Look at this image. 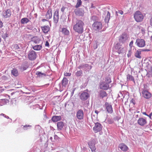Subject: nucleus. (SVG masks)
<instances>
[{"mask_svg": "<svg viewBox=\"0 0 152 152\" xmlns=\"http://www.w3.org/2000/svg\"><path fill=\"white\" fill-rule=\"evenodd\" d=\"M72 23L74 24L73 29L75 32L79 34H82L83 32V26L84 23L82 20L74 19L72 20Z\"/></svg>", "mask_w": 152, "mask_h": 152, "instance_id": "obj_1", "label": "nucleus"}, {"mask_svg": "<svg viewBox=\"0 0 152 152\" xmlns=\"http://www.w3.org/2000/svg\"><path fill=\"white\" fill-rule=\"evenodd\" d=\"M65 9V7L64 6L62 7L61 9V11L62 12H64V10Z\"/></svg>", "mask_w": 152, "mask_h": 152, "instance_id": "obj_46", "label": "nucleus"}, {"mask_svg": "<svg viewBox=\"0 0 152 152\" xmlns=\"http://www.w3.org/2000/svg\"><path fill=\"white\" fill-rule=\"evenodd\" d=\"M37 57L36 52L34 50H30L28 53V58L31 61L35 60Z\"/></svg>", "mask_w": 152, "mask_h": 152, "instance_id": "obj_9", "label": "nucleus"}, {"mask_svg": "<svg viewBox=\"0 0 152 152\" xmlns=\"http://www.w3.org/2000/svg\"><path fill=\"white\" fill-rule=\"evenodd\" d=\"M137 123L140 126H143L147 123V121L143 118H140L137 121Z\"/></svg>", "mask_w": 152, "mask_h": 152, "instance_id": "obj_17", "label": "nucleus"}, {"mask_svg": "<svg viewBox=\"0 0 152 152\" xmlns=\"http://www.w3.org/2000/svg\"><path fill=\"white\" fill-rule=\"evenodd\" d=\"M74 91H75V89H74V90H73V92H72V93H73V92H74Z\"/></svg>", "mask_w": 152, "mask_h": 152, "instance_id": "obj_61", "label": "nucleus"}, {"mask_svg": "<svg viewBox=\"0 0 152 152\" xmlns=\"http://www.w3.org/2000/svg\"><path fill=\"white\" fill-rule=\"evenodd\" d=\"M95 112L97 114H98V113H99V112L97 110H95Z\"/></svg>", "mask_w": 152, "mask_h": 152, "instance_id": "obj_56", "label": "nucleus"}, {"mask_svg": "<svg viewBox=\"0 0 152 152\" xmlns=\"http://www.w3.org/2000/svg\"><path fill=\"white\" fill-rule=\"evenodd\" d=\"M79 96L81 100L85 101L89 98L90 94L88 92L87 90H86L80 93Z\"/></svg>", "mask_w": 152, "mask_h": 152, "instance_id": "obj_3", "label": "nucleus"}, {"mask_svg": "<svg viewBox=\"0 0 152 152\" xmlns=\"http://www.w3.org/2000/svg\"><path fill=\"white\" fill-rule=\"evenodd\" d=\"M102 26V23L99 22H95L92 25L93 29L97 31L101 30Z\"/></svg>", "mask_w": 152, "mask_h": 152, "instance_id": "obj_6", "label": "nucleus"}, {"mask_svg": "<svg viewBox=\"0 0 152 152\" xmlns=\"http://www.w3.org/2000/svg\"><path fill=\"white\" fill-rule=\"evenodd\" d=\"M75 14L77 15L82 16L83 15V12L82 9H76L74 11Z\"/></svg>", "mask_w": 152, "mask_h": 152, "instance_id": "obj_21", "label": "nucleus"}, {"mask_svg": "<svg viewBox=\"0 0 152 152\" xmlns=\"http://www.w3.org/2000/svg\"><path fill=\"white\" fill-rule=\"evenodd\" d=\"M150 25L152 26V15L151 16V18L150 19Z\"/></svg>", "mask_w": 152, "mask_h": 152, "instance_id": "obj_50", "label": "nucleus"}, {"mask_svg": "<svg viewBox=\"0 0 152 152\" xmlns=\"http://www.w3.org/2000/svg\"><path fill=\"white\" fill-rule=\"evenodd\" d=\"M40 128V127L39 125H36L35 126V128L36 129H39Z\"/></svg>", "mask_w": 152, "mask_h": 152, "instance_id": "obj_45", "label": "nucleus"}, {"mask_svg": "<svg viewBox=\"0 0 152 152\" xmlns=\"http://www.w3.org/2000/svg\"><path fill=\"white\" fill-rule=\"evenodd\" d=\"M152 115V112L151 113H150L149 115H148V116L150 119H151V116Z\"/></svg>", "mask_w": 152, "mask_h": 152, "instance_id": "obj_53", "label": "nucleus"}, {"mask_svg": "<svg viewBox=\"0 0 152 152\" xmlns=\"http://www.w3.org/2000/svg\"><path fill=\"white\" fill-rule=\"evenodd\" d=\"M142 96L146 99H149L151 96V94L148 91L143 89L142 91Z\"/></svg>", "mask_w": 152, "mask_h": 152, "instance_id": "obj_13", "label": "nucleus"}, {"mask_svg": "<svg viewBox=\"0 0 152 152\" xmlns=\"http://www.w3.org/2000/svg\"><path fill=\"white\" fill-rule=\"evenodd\" d=\"M61 119V117L60 116H54L52 118V121L54 122H56Z\"/></svg>", "mask_w": 152, "mask_h": 152, "instance_id": "obj_24", "label": "nucleus"}, {"mask_svg": "<svg viewBox=\"0 0 152 152\" xmlns=\"http://www.w3.org/2000/svg\"><path fill=\"white\" fill-rule=\"evenodd\" d=\"M1 115H3L4 117H6V115L5 114H4L2 113L1 114Z\"/></svg>", "mask_w": 152, "mask_h": 152, "instance_id": "obj_57", "label": "nucleus"}, {"mask_svg": "<svg viewBox=\"0 0 152 152\" xmlns=\"http://www.w3.org/2000/svg\"><path fill=\"white\" fill-rule=\"evenodd\" d=\"M12 74L15 76H17L18 75V70L15 69H13L11 71Z\"/></svg>", "mask_w": 152, "mask_h": 152, "instance_id": "obj_35", "label": "nucleus"}, {"mask_svg": "<svg viewBox=\"0 0 152 152\" xmlns=\"http://www.w3.org/2000/svg\"><path fill=\"white\" fill-rule=\"evenodd\" d=\"M49 44L48 41H47L45 42V46H49Z\"/></svg>", "mask_w": 152, "mask_h": 152, "instance_id": "obj_47", "label": "nucleus"}, {"mask_svg": "<svg viewBox=\"0 0 152 152\" xmlns=\"http://www.w3.org/2000/svg\"><path fill=\"white\" fill-rule=\"evenodd\" d=\"M36 75L37 76L39 77H43L46 76V74L44 73H42L39 71H37L36 72Z\"/></svg>", "mask_w": 152, "mask_h": 152, "instance_id": "obj_26", "label": "nucleus"}, {"mask_svg": "<svg viewBox=\"0 0 152 152\" xmlns=\"http://www.w3.org/2000/svg\"><path fill=\"white\" fill-rule=\"evenodd\" d=\"M105 106L108 113L111 114L113 113V110L111 105L110 104L107 102H106L105 104Z\"/></svg>", "mask_w": 152, "mask_h": 152, "instance_id": "obj_16", "label": "nucleus"}, {"mask_svg": "<svg viewBox=\"0 0 152 152\" xmlns=\"http://www.w3.org/2000/svg\"><path fill=\"white\" fill-rule=\"evenodd\" d=\"M96 17L95 16H92L91 19L93 20H95L96 19Z\"/></svg>", "mask_w": 152, "mask_h": 152, "instance_id": "obj_52", "label": "nucleus"}, {"mask_svg": "<svg viewBox=\"0 0 152 152\" xmlns=\"http://www.w3.org/2000/svg\"><path fill=\"white\" fill-rule=\"evenodd\" d=\"M99 88L100 89L107 90L109 88V85L106 82L102 81L100 83Z\"/></svg>", "mask_w": 152, "mask_h": 152, "instance_id": "obj_12", "label": "nucleus"}, {"mask_svg": "<svg viewBox=\"0 0 152 152\" xmlns=\"http://www.w3.org/2000/svg\"><path fill=\"white\" fill-rule=\"evenodd\" d=\"M65 107L66 108V109L67 110H70L72 109V107L71 106H69V104H67L66 103L65 104Z\"/></svg>", "mask_w": 152, "mask_h": 152, "instance_id": "obj_40", "label": "nucleus"}, {"mask_svg": "<svg viewBox=\"0 0 152 152\" xmlns=\"http://www.w3.org/2000/svg\"><path fill=\"white\" fill-rule=\"evenodd\" d=\"M11 12L10 9L4 10L2 12L3 16L5 18H8L11 15Z\"/></svg>", "mask_w": 152, "mask_h": 152, "instance_id": "obj_14", "label": "nucleus"}, {"mask_svg": "<svg viewBox=\"0 0 152 152\" xmlns=\"http://www.w3.org/2000/svg\"><path fill=\"white\" fill-rule=\"evenodd\" d=\"M92 68V66L88 64L83 63L79 65L77 68L80 69H82L85 71H89Z\"/></svg>", "mask_w": 152, "mask_h": 152, "instance_id": "obj_2", "label": "nucleus"}, {"mask_svg": "<svg viewBox=\"0 0 152 152\" xmlns=\"http://www.w3.org/2000/svg\"><path fill=\"white\" fill-rule=\"evenodd\" d=\"M22 126V128L24 130H26L31 129V126L28 125L25 126Z\"/></svg>", "mask_w": 152, "mask_h": 152, "instance_id": "obj_36", "label": "nucleus"}, {"mask_svg": "<svg viewBox=\"0 0 152 152\" xmlns=\"http://www.w3.org/2000/svg\"><path fill=\"white\" fill-rule=\"evenodd\" d=\"M52 14V10L50 8L48 10L46 14V17L47 19H50L51 18Z\"/></svg>", "mask_w": 152, "mask_h": 152, "instance_id": "obj_20", "label": "nucleus"}, {"mask_svg": "<svg viewBox=\"0 0 152 152\" xmlns=\"http://www.w3.org/2000/svg\"><path fill=\"white\" fill-rule=\"evenodd\" d=\"M110 12L108 11L107 12V15L105 18V21L106 23H108L110 19Z\"/></svg>", "mask_w": 152, "mask_h": 152, "instance_id": "obj_33", "label": "nucleus"}, {"mask_svg": "<svg viewBox=\"0 0 152 152\" xmlns=\"http://www.w3.org/2000/svg\"><path fill=\"white\" fill-rule=\"evenodd\" d=\"M141 51L140 50H137L135 53L134 56L136 58H141Z\"/></svg>", "mask_w": 152, "mask_h": 152, "instance_id": "obj_25", "label": "nucleus"}, {"mask_svg": "<svg viewBox=\"0 0 152 152\" xmlns=\"http://www.w3.org/2000/svg\"><path fill=\"white\" fill-rule=\"evenodd\" d=\"M142 114H143L144 115H146V116H148V114H146V112H143V113H142Z\"/></svg>", "mask_w": 152, "mask_h": 152, "instance_id": "obj_54", "label": "nucleus"}, {"mask_svg": "<svg viewBox=\"0 0 152 152\" xmlns=\"http://www.w3.org/2000/svg\"><path fill=\"white\" fill-rule=\"evenodd\" d=\"M68 83V80L66 78H64L62 81V82L59 84V86L60 89H64Z\"/></svg>", "mask_w": 152, "mask_h": 152, "instance_id": "obj_11", "label": "nucleus"}, {"mask_svg": "<svg viewBox=\"0 0 152 152\" xmlns=\"http://www.w3.org/2000/svg\"><path fill=\"white\" fill-rule=\"evenodd\" d=\"M129 36L127 34L124 32L119 37V41L120 43L124 44L126 42Z\"/></svg>", "mask_w": 152, "mask_h": 152, "instance_id": "obj_5", "label": "nucleus"}, {"mask_svg": "<svg viewBox=\"0 0 152 152\" xmlns=\"http://www.w3.org/2000/svg\"><path fill=\"white\" fill-rule=\"evenodd\" d=\"M61 32L65 35H68L69 34V32L66 28H63L62 29Z\"/></svg>", "mask_w": 152, "mask_h": 152, "instance_id": "obj_29", "label": "nucleus"}, {"mask_svg": "<svg viewBox=\"0 0 152 152\" xmlns=\"http://www.w3.org/2000/svg\"><path fill=\"white\" fill-rule=\"evenodd\" d=\"M41 28L42 31L45 33H47L49 30V28L48 26H45Z\"/></svg>", "mask_w": 152, "mask_h": 152, "instance_id": "obj_28", "label": "nucleus"}, {"mask_svg": "<svg viewBox=\"0 0 152 152\" xmlns=\"http://www.w3.org/2000/svg\"><path fill=\"white\" fill-rule=\"evenodd\" d=\"M59 20L58 10L56 9L54 13L53 21L56 24L58 22Z\"/></svg>", "mask_w": 152, "mask_h": 152, "instance_id": "obj_15", "label": "nucleus"}, {"mask_svg": "<svg viewBox=\"0 0 152 152\" xmlns=\"http://www.w3.org/2000/svg\"><path fill=\"white\" fill-rule=\"evenodd\" d=\"M42 48V46L41 45H37L33 47V49L35 50H39Z\"/></svg>", "mask_w": 152, "mask_h": 152, "instance_id": "obj_30", "label": "nucleus"}, {"mask_svg": "<svg viewBox=\"0 0 152 152\" xmlns=\"http://www.w3.org/2000/svg\"><path fill=\"white\" fill-rule=\"evenodd\" d=\"M96 143V141L94 139L90 141L88 143L89 147L92 152H94L96 150V148L95 145Z\"/></svg>", "mask_w": 152, "mask_h": 152, "instance_id": "obj_8", "label": "nucleus"}, {"mask_svg": "<svg viewBox=\"0 0 152 152\" xmlns=\"http://www.w3.org/2000/svg\"><path fill=\"white\" fill-rule=\"evenodd\" d=\"M71 75V74L69 73H64V75L66 76H69Z\"/></svg>", "mask_w": 152, "mask_h": 152, "instance_id": "obj_44", "label": "nucleus"}, {"mask_svg": "<svg viewBox=\"0 0 152 152\" xmlns=\"http://www.w3.org/2000/svg\"><path fill=\"white\" fill-rule=\"evenodd\" d=\"M9 102V101L7 99H0V104L2 105Z\"/></svg>", "mask_w": 152, "mask_h": 152, "instance_id": "obj_27", "label": "nucleus"}, {"mask_svg": "<svg viewBox=\"0 0 152 152\" xmlns=\"http://www.w3.org/2000/svg\"><path fill=\"white\" fill-rule=\"evenodd\" d=\"M64 126V124L63 122H59L57 124V128L59 130H62Z\"/></svg>", "mask_w": 152, "mask_h": 152, "instance_id": "obj_23", "label": "nucleus"}, {"mask_svg": "<svg viewBox=\"0 0 152 152\" xmlns=\"http://www.w3.org/2000/svg\"><path fill=\"white\" fill-rule=\"evenodd\" d=\"M103 82H106L107 83L109 84L111 83V81L110 77H105V81Z\"/></svg>", "mask_w": 152, "mask_h": 152, "instance_id": "obj_37", "label": "nucleus"}, {"mask_svg": "<svg viewBox=\"0 0 152 152\" xmlns=\"http://www.w3.org/2000/svg\"><path fill=\"white\" fill-rule=\"evenodd\" d=\"M1 38L0 37V42H1Z\"/></svg>", "mask_w": 152, "mask_h": 152, "instance_id": "obj_60", "label": "nucleus"}, {"mask_svg": "<svg viewBox=\"0 0 152 152\" xmlns=\"http://www.w3.org/2000/svg\"><path fill=\"white\" fill-rule=\"evenodd\" d=\"M131 56V54L130 51H129V52L127 54V56L128 57H129L130 56Z\"/></svg>", "mask_w": 152, "mask_h": 152, "instance_id": "obj_51", "label": "nucleus"}, {"mask_svg": "<svg viewBox=\"0 0 152 152\" xmlns=\"http://www.w3.org/2000/svg\"><path fill=\"white\" fill-rule=\"evenodd\" d=\"M149 50L147 49H142V51H148Z\"/></svg>", "mask_w": 152, "mask_h": 152, "instance_id": "obj_55", "label": "nucleus"}, {"mask_svg": "<svg viewBox=\"0 0 152 152\" xmlns=\"http://www.w3.org/2000/svg\"><path fill=\"white\" fill-rule=\"evenodd\" d=\"M1 37L5 40L6 38L8 37V34L6 33H1Z\"/></svg>", "mask_w": 152, "mask_h": 152, "instance_id": "obj_41", "label": "nucleus"}, {"mask_svg": "<svg viewBox=\"0 0 152 152\" xmlns=\"http://www.w3.org/2000/svg\"><path fill=\"white\" fill-rule=\"evenodd\" d=\"M28 67V66L27 64L26 63H24L22 64L21 66L19 67V69L21 71L23 72L26 70Z\"/></svg>", "mask_w": 152, "mask_h": 152, "instance_id": "obj_22", "label": "nucleus"}, {"mask_svg": "<svg viewBox=\"0 0 152 152\" xmlns=\"http://www.w3.org/2000/svg\"><path fill=\"white\" fill-rule=\"evenodd\" d=\"M118 13L121 15H122L123 14V12L121 10H119Z\"/></svg>", "mask_w": 152, "mask_h": 152, "instance_id": "obj_49", "label": "nucleus"}, {"mask_svg": "<svg viewBox=\"0 0 152 152\" xmlns=\"http://www.w3.org/2000/svg\"><path fill=\"white\" fill-rule=\"evenodd\" d=\"M93 130L96 133L101 131L102 129V126L100 124L97 122L95 124L94 126L93 127Z\"/></svg>", "mask_w": 152, "mask_h": 152, "instance_id": "obj_10", "label": "nucleus"}, {"mask_svg": "<svg viewBox=\"0 0 152 152\" xmlns=\"http://www.w3.org/2000/svg\"><path fill=\"white\" fill-rule=\"evenodd\" d=\"M99 95L101 97L103 98L104 97L107 96V94L106 92L103 91H100Z\"/></svg>", "mask_w": 152, "mask_h": 152, "instance_id": "obj_31", "label": "nucleus"}, {"mask_svg": "<svg viewBox=\"0 0 152 152\" xmlns=\"http://www.w3.org/2000/svg\"><path fill=\"white\" fill-rule=\"evenodd\" d=\"M29 21V20L28 19L26 18H22L20 22L21 23L24 24L25 23H27Z\"/></svg>", "mask_w": 152, "mask_h": 152, "instance_id": "obj_34", "label": "nucleus"}, {"mask_svg": "<svg viewBox=\"0 0 152 152\" xmlns=\"http://www.w3.org/2000/svg\"><path fill=\"white\" fill-rule=\"evenodd\" d=\"M140 29V30L142 34H145V29L144 28H143L140 26L139 27Z\"/></svg>", "mask_w": 152, "mask_h": 152, "instance_id": "obj_42", "label": "nucleus"}, {"mask_svg": "<svg viewBox=\"0 0 152 152\" xmlns=\"http://www.w3.org/2000/svg\"><path fill=\"white\" fill-rule=\"evenodd\" d=\"M127 80V81H132L135 82L134 80L133 77L131 75L128 74L126 76Z\"/></svg>", "mask_w": 152, "mask_h": 152, "instance_id": "obj_32", "label": "nucleus"}, {"mask_svg": "<svg viewBox=\"0 0 152 152\" xmlns=\"http://www.w3.org/2000/svg\"><path fill=\"white\" fill-rule=\"evenodd\" d=\"M4 117L6 118H7V119L9 118V117L8 116H6V117Z\"/></svg>", "mask_w": 152, "mask_h": 152, "instance_id": "obj_58", "label": "nucleus"}, {"mask_svg": "<svg viewBox=\"0 0 152 152\" xmlns=\"http://www.w3.org/2000/svg\"><path fill=\"white\" fill-rule=\"evenodd\" d=\"M133 42L132 41L130 43L129 46L130 48H132L133 46Z\"/></svg>", "mask_w": 152, "mask_h": 152, "instance_id": "obj_43", "label": "nucleus"}, {"mask_svg": "<svg viewBox=\"0 0 152 152\" xmlns=\"http://www.w3.org/2000/svg\"><path fill=\"white\" fill-rule=\"evenodd\" d=\"M135 45L138 47L142 48L144 47L145 45V40L140 38H138L136 40L135 43Z\"/></svg>", "mask_w": 152, "mask_h": 152, "instance_id": "obj_7", "label": "nucleus"}, {"mask_svg": "<svg viewBox=\"0 0 152 152\" xmlns=\"http://www.w3.org/2000/svg\"><path fill=\"white\" fill-rule=\"evenodd\" d=\"M151 72L152 73V66L151 67Z\"/></svg>", "mask_w": 152, "mask_h": 152, "instance_id": "obj_59", "label": "nucleus"}, {"mask_svg": "<svg viewBox=\"0 0 152 152\" xmlns=\"http://www.w3.org/2000/svg\"><path fill=\"white\" fill-rule=\"evenodd\" d=\"M81 4L82 2L81 0H77L76 4L75 5V7L76 8H78L81 5Z\"/></svg>", "mask_w": 152, "mask_h": 152, "instance_id": "obj_39", "label": "nucleus"}, {"mask_svg": "<svg viewBox=\"0 0 152 152\" xmlns=\"http://www.w3.org/2000/svg\"><path fill=\"white\" fill-rule=\"evenodd\" d=\"M3 26V23L0 20V27L1 28Z\"/></svg>", "mask_w": 152, "mask_h": 152, "instance_id": "obj_48", "label": "nucleus"}, {"mask_svg": "<svg viewBox=\"0 0 152 152\" xmlns=\"http://www.w3.org/2000/svg\"><path fill=\"white\" fill-rule=\"evenodd\" d=\"M83 74V71L81 70H80L79 71H78L76 73V75L77 77H79L81 76Z\"/></svg>", "mask_w": 152, "mask_h": 152, "instance_id": "obj_38", "label": "nucleus"}, {"mask_svg": "<svg viewBox=\"0 0 152 152\" xmlns=\"http://www.w3.org/2000/svg\"><path fill=\"white\" fill-rule=\"evenodd\" d=\"M118 147L124 151H127L128 148L127 146L123 143L120 144L118 145Z\"/></svg>", "mask_w": 152, "mask_h": 152, "instance_id": "obj_18", "label": "nucleus"}, {"mask_svg": "<svg viewBox=\"0 0 152 152\" xmlns=\"http://www.w3.org/2000/svg\"><path fill=\"white\" fill-rule=\"evenodd\" d=\"M77 117L79 119H81L83 118V113L81 110H78L76 114Z\"/></svg>", "mask_w": 152, "mask_h": 152, "instance_id": "obj_19", "label": "nucleus"}, {"mask_svg": "<svg viewBox=\"0 0 152 152\" xmlns=\"http://www.w3.org/2000/svg\"><path fill=\"white\" fill-rule=\"evenodd\" d=\"M135 20L137 22L142 21L143 19V16L140 11H137L134 15Z\"/></svg>", "mask_w": 152, "mask_h": 152, "instance_id": "obj_4", "label": "nucleus"}]
</instances>
